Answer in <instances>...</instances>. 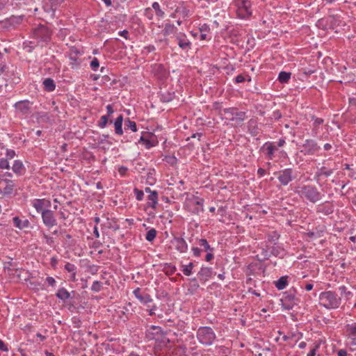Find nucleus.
I'll use <instances>...</instances> for the list:
<instances>
[{
	"label": "nucleus",
	"mask_w": 356,
	"mask_h": 356,
	"mask_svg": "<svg viewBox=\"0 0 356 356\" xmlns=\"http://www.w3.org/2000/svg\"><path fill=\"white\" fill-rule=\"evenodd\" d=\"M261 252L257 255V258L259 261H263L265 260H268L270 256V252L269 251V247L267 244V242L265 243H261V246L260 248Z\"/></svg>",
	"instance_id": "cd10ccee"
},
{
	"label": "nucleus",
	"mask_w": 356,
	"mask_h": 356,
	"mask_svg": "<svg viewBox=\"0 0 356 356\" xmlns=\"http://www.w3.org/2000/svg\"><path fill=\"white\" fill-rule=\"evenodd\" d=\"M214 274H216V273L213 271L212 268L202 266L197 275L201 281L206 282Z\"/></svg>",
	"instance_id": "5701e85b"
},
{
	"label": "nucleus",
	"mask_w": 356,
	"mask_h": 356,
	"mask_svg": "<svg viewBox=\"0 0 356 356\" xmlns=\"http://www.w3.org/2000/svg\"><path fill=\"white\" fill-rule=\"evenodd\" d=\"M122 314L125 316L127 319H129L131 315H133L134 309L132 307V304L131 302H128L126 305L122 308Z\"/></svg>",
	"instance_id": "37998d69"
},
{
	"label": "nucleus",
	"mask_w": 356,
	"mask_h": 356,
	"mask_svg": "<svg viewBox=\"0 0 356 356\" xmlns=\"http://www.w3.org/2000/svg\"><path fill=\"white\" fill-rule=\"evenodd\" d=\"M0 168L1 169H9L10 164L7 159L3 158L0 159Z\"/></svg>",
	"instance_id": "e2e57ef3"
},
{
	"label": "nucleus",
	"mask_w": 356,
	"mask_h": 356,
	"mask_svg": "<svg viewBox=\"0 0 356 356\" xmlns=\"http://www.w3.org/2000/svg\"><path fill=\"white\" fill-rule=\"evenodd\" d=\"M321 149L316 140L314 139H306L302 145L300 152L305 156H312L317 154Z\"/></svg>",
	"instance_id": "1a4fd4ad"
},
{
	"label": "nucleus",
	"mask_w": 356,
	"mask_h": 356,
	"mask_svg": "<svg viewBox=\"0 0 356 356\" xmlns=\"http://www.w3.org/2000/svg\"><path fill=\"white\" fill-rule=\"evenodd\" d=\"M109 138V135L102 134L99 136L97 139V143L99 145H102V147L104 149H108L110 146L112 145V143L108 140Z\"/></svg>",
	"instance_id": "f704fd0d"
},
{
	"label": "nucleus",
	"mask_w": 356,
	"mask_h": 356,
	"mask_svg": "<svg viewBox=\"0 0 356 356\" xmlns=\"http://www.w3.org/2000/svg\"><path fill=\"white\" fill-rule=\"evenodd\" d=\"M163 333L162 328L156 325H150L145 331V337L147 340H153L156 336L161 335Z\"/></svg>",
	"instance_id": "4be33fe9"
},
{
	"label": "nucleus",
	"mask_w": 356,
	"mask_h": 356,
	"mask_svg": "<svg viewBox=\"0 0 356 356\" xmlns=\"http://www.w3.org/2000/svg\"><path fill=\"white\" fill-rule=\"evenodd\" d=\"M90 67L91 69L93 70V71H97L99 66V60L94 57L92 60V61L90 62Z\"/></svg>",
	"instance_id": "052dcab7"
},
{
	"label": "nucleus",
	"mask_w": 356,
	"mask_h": 356,
	"mask_svg": "<svg viewBox=\"0 0 356 356\" xmlns=\"http://www.w3.org/2000/svg\"><path fill=\"white\" fill-rule=\"evenodd\" d=\"M22 16L12 15L3 22V26L6 29L15 28L16 26L19 25L22 22Z\"/></svg>",
	"instance_id": "412c9836"
},
{
	"label": "nucleus",
	"mask_w": 356,
	"mask_h": 356,
	"mask_svg": "<svg viewBox=\"0 0 356 356\" xmlns=\"http://www.w3.org/2000/svg\"><path fill=\"white\" fill-rule=\"evenodd\" d=\"M282 113L279 110H276L273 111L271 115L270 119H273L275 120H279L282 118Z\"/></svg>",
	"instance_id": "774afa93"
},
{
	"label": "nucleus",
	"mask_w": 356,
	"mask_h": 356,
	"mask_svg": "<svg viewBox=\"0 0 356 356\" xmlns=\"http://www.w3.org/2000/svg\"><path fill=\"white\" fill-rule=\"evenodd\" d=\"M156 233L157 232L154 228L150 229L146 234L145 239L149 242H152L156 238Z\"/></svg>",
	"instance_id": "603ef678"
},
{
	"label": "nucleus",
	"mask_w": 356,
	"mask_h": 356,
	"mask_svg": "<svg viewBox=\"0 0 356 356\" xmlns=\"http://www.w3.org/2000/svg\"><path fill=\"white\" fill-rule=\"evenodd\" d=\"M122 122H123V116H122V115H120L116 118V120L114 122L115 133L118 135H122L123 134Z\"/></svg>",
	"instance_id": "c9c22d12"
},
{
	"label": "nucleus",
	"mask_w": 356,
	"mask_h": 356,
	"mask_svg": "<svg viewBox=\"0 0 356 356\" xmlns=\"http://www.w3.org/2000/svg\"><path fill=\"white\" fill-rule=\"evenodd\" d=\"M12 170L18 176L24 175L26 172V168L20 160H15L14 161Z\"/></svg>",
	"instance_id": "c756f323"
},
{
	"label": "nucleus",
	"mask_w": 356,
	"mask_h": 356,
	"mask_svg": "<svg viewBox=\"0 0 356 356\" xmlns=\"http://www.w3.org/2000/svg\"><path fill=\"white\" fill-rule=\"evenodd\" d=\"M341 302V298L333 291H327L320 293L319 304L327 309L338 308Z\"/></svg>",
	"instance_id": "7ed1b4c3"
},
{
	"label": "nucleus",
	"mask_w": 356,
	"mask_h": 356,
	"mask_svg": "<svg viewBox=\"0 0 356 356\" xmlns=\"http://www.w3.org/2000/svg\"><path fill=\"white\" fill-rule=\"evenodd\" d=\"M279 238L280 235L276 232H273L272 233L268 234L266 242L273 243L274 245H275Z\"/></svg>",
	"instance_id": "3c124183"
},
{
	"label": "nucleus",
	"mask_w": 356,
	"mask_h": 356,
	"mask_svg": "<svg viewBox=\"0 0 356 356\" xmlns=\"http://www.w3.org/2000/svg\"><path fill=\"white\" fill-rule=\"evenodd\" d=\"M176 31V26L174 24L168 22L165 24L164 29L163 30V33L164 35L166 36L172 33H174Z\"/></svg>",
	"instance_id": "c03bdc74"
},
{
	"label": "nucleus",
	"mask_w": 356,
	"mask_h": 356,
	"mask_svg": "<svg viewBox=\"0 0 356 356\" xmlns=\"http://www.w3.org/2000/svg\"><path fill=\"white\" fill-rule=\"evenodd\" d=\"M270 254L271 255H274L275 257H283L285 254V251L284 248L280 245H273L271 248Z\"/></svg>",
	"instance_id": "a19ab883"
},
{
	"label": "nucleus",
	"mask_w": 356,
	"mask_h": 356,
	"mask_svg": "<svg viewBox=\"0 0 356 356\" xmlns=\"http://www.w3.org/2000/svg\"><path fill=\"white\" fill-rule=\"evenodd\" d=\"M68 285L76 291H80L87 287V281L77 272V268L68 263Z\"/></svg>",
	"instance_id": "f03ea898"
},
{
	"label": "nucleus",
	"mask_w": 356,
	"mask_h": 356,
	"mask_svg": "<svg viewBox=\"0 0 356 356\" xmlns=\"http://www.w3.org/2000/svg\"><path fill=\"white\" fill-rule=\"evenodd\" d=\"M134 194L136 195V198L137 200H138V201L143 200V196H144V193H143V191L139 190V189L136 188L134 190Z\"/></svg>",
	"instance_id": "680f3d73"
},
{
	"label": "nucleus",
	"mask_w": 356,
	"mask_h": 356,
	"mask_svg": "<svg viewBox=\"0 0 356 356\" xmlns=\"http://www.w3.org/2000/svg\"><path fill=\"white\" fill-rule=\"evenodd\" d=\"M33 207L36 209L38 212L48 210L47 209L51 207V202L47 199H34L32 201Z\"/></svg>",
	"instance_id": "6ab92c4d"
},
{
	"label": "nucleus",
	"mask_w": 356,
	"mask_h": 356,
	"mask_svg": "<svg viewBox=\"0 0 356 356\" xmlns=\"http://www.w3.org/2000/svg\"><path fill=\"white\" fill-rule=\"evenodd\" d=\"M81 63H82L81 59H75L74 58V60H70V65L71 66L72 69L78 70L79 69L81 68Z\"/></svg>",
	"instance_id": "6e6d98bb"
},
{
	"label": "nucleus",
	"mask_w": 356,
	"mask_h": 356,
	"mask_svg": "<svg viewBox=\"0 0 356 356\" xmlns=\"http://www.w3.org/2000/svg\"><path fill=\"white\" fill-rule=\"evenodd\" d=\"M333 173V170H326L325 167L321 168L316 173V176L319 177L321 176H325V177H330Z\"/></svg>",
	"instance_id": "49530a36"
},
{
	"label": "nucleus",
	"mask_w": 356,
	"mask_h": 356,
	"mask_svg": "<svg viewBox=\"0 0 356 356\" xmlns=\"http://www.w3.org/2000/svg\"><path fill=\"white\" fill-rule=\"evenodd\" d=\"M196 335L198 341L204 346L212 345L216 338L213 329L208 326L200 327Z\"/></svg>",
	"instance_id": "20e7f679"
},
{
	"label": "nucleus",
	"mask_w": 356,
	"mask_h": 356,
	"mask_svg": "<svg viewBox=\"0 0 356 356\" xmlns=\"http://www.w3.org/2000/svg\"><path fill=\"white\" fill-rule=\"evenodd\" d=\"M248 131L252 136H257L259 134L258 127V121L257 118H252L250 119L247 123Z\"/></svg>",
	"instance_id": "a878e982"
},
{
	"label": "nucleus",
	"mask_w": 356,
	"mask_h": 356,
	"mask_svg": "<svg viewBox=\"0 0 356 356\" xmlns=\"http://www.w3.org/2000/svg\"><path fill=\"white\" fill-rule=\"evenodd\" d=\"M42 218L44 224L48 227H51L56 225V219L54 218V213L50 210L42 211Z\"/></svg>",
	"instance_id": "b1692460"
},
{
	"label": "nucleus",
	"mask_w": 356,
	"mask_h": 356,
	"mask_svg": "<svg viewBox=\"0 0 356 356\" xmlns=\"http://www.w3.org/2000/svg\"><path fill=\"white\" fill-rule=\"evenodd\" d=\"M56 296L65 301L67 299V290L65 288L59 289L56 293Z\"/></svg>",
	"instance_id": "13d9d810"
},
{
	"label": "nucleus",
	"mask_w": 356,
	"mask_h": 356,
	"mask_svg": "<svg viewBox=\"0 0 356 356\" xmlns=\"http://www.w3.org/2000/svg\"><path fill=\"white\" fill-rule=\"evenodd\" d=\"M51 32L44 25H40L35 28L33 31V38L35 39L38 43H47L50 41Z\"/></svg>",
	"instance_id": "0eeeda50"
},
{
	"label": "nucleus",
	"mask_w": 356,
	"mask_h": 356,
	"mask_svg": "<svg viewBox=\"0 0 356 356\" xmlns=\"http://www.w3.org/2000/svg\"><path fill=\"white\" fill-rule=\"evenodd\" d=\"M158 192L154 191L151 192V194H149L147 196L148 202L146 204V207H150L153 209H156L158 205Z\"/></svg>",
	"instance_id": "c85d7f7f"
},
{
	"label": "nucleus",
	"mask_w": 356,
	"mask_h": 356,
	"mask_svg": "<svg viewBox=\"0 0 356 356\" xmlns=\"http://www.w3.org/2000/svg\"><path fill=\"white\" fill-rule=\"evenodd\" d=\"M152 7L154 10L156 16L160 18L164 17L165 13L161 9L160 5L158 2H154L152 5Z\"/></svg>",
	"instance_id": "09e8293b"
},
{
	"label": "nucleus",
	"mask_w": 356,
	"mask_h": 356,
	"mask_svg": "<svg viewBox=\"0 0 356 356\" xmlns=\"http://www.w3.org/2000/svg\"><path fill=\"white\" fill-rule=\"evenodd\" d=\"M222 111L227 115V118L229 120L234 121L237 124H241L246 118V113L245 111H239L235 107L224 108Z\"/></svg>",
	"instance_id": "6e6552de"
},
{
	"label": "nucleus",
	"mask_w": 356,
	"mask_h": 356,
	"mask_svg": "<svg viewBox=\"0 0 356 356\" xmlns=\"http://www.w3.org/2000/svg\"><path fill=\"white\" fill-rule=\"evenodd\" d=\"M42 3V8L45 13L44 17L54 18L56 17V8H54L53 3L51 2V0H43Z\"/></svg>",
	"instance_id": "aec40b11"
},
{
	"label": "nucleus",
	"mask_w": 356,
	"mask_h": 356,
	"mask_svg": "<svg viewBox=\"0 0 356 356\" xmlns=\"http://www.w3.org/2000/svg\"><path fill=\"white\" fill-rule=\"evenodd\" d=\"M296 193L302 199L315 204L320 201L323 195L316 186L307 184L297 187Z\"/></svg>",
	"instance_id": "f257e3e1"
},
{
	"label": "nucleus",
	"mask_w": 356,
	"mask_h": 356,
	"mask_svg": "<svg viewBox=\"0 0 356 356\" xmlns=\"http://www.w3.org/2000/svg\"><path fill=\"white\" fill-rule=\"evenodd\" d=\"M171 244L180 253H185L188 251V244L181 237H174L171 240Z\"/></svg>",
	"instance_id": "f3484780"
},
{
	"label": "nucleus",
	"mask_w": 356,
	"mask_h": 356,
	"mask_svg": "<svg viewBox=\"0 0 356 356\" xmlns=\"http://www.w3.org/2000/svg\"><path fill=\"white\" fill-rule=\"evenodd\" d=\"M130 129L134 132H136L137 131V127L136 123L134 121L130 120L129 118H128L125 121V129Z\"/></svg>",
	"instance_id": "864d4df0"
},
{
	"label": "nucleus",
	"mask_w": 356,
	"mask_h": 356,
	"mask_svg": "<svg viewBox=\"0 0 356 356\" xmlns=\"http://www.w3.org/2000/svg\"><path fill=\"white\" fill-rule=\"evenodd\" d=\"M291 76V72L282 71L279 73L277 79L281 83H286L290 80Z\"/></svg>",
	"instance_id": "79ce46f5"
},
{
	"label": "nucleus",
	"mask_w": 356,
	"mask_h": 356,
	"mask_svg": "<svg viewBox=\"0 0 356 356\" xmlns=\"http://www.w3.org/2000/svg\"><path fill=\"white\" fill-rule=\"evenodd\" d=\"M5 72V81H6V83H5V86H8V83H11V84H17L19 83L20 81V77H19V73L16 72L15 70L14 69H6V71L4 72Z\"/></svg>",
	"instance_id": "4468645a"
},
{
	"label": "nucleus",
	"mask_w": 356,
	"mask_h": 356,
	"mask_svg": "<svg viewBox=\"0 0 356 356\" xmlns=\"http://www.w3.org/2000/svg\"><path fill=\"white\" fill-rule=\"evenodd\" d=\"M194 268V264L192 262H190L188 265L182 266V272L184 275L190 276L193 273V268Z\"/></svg>",
	"instance_id": "de8ad7c7"
},
{
	"label": "nucleus",
	"mask_w": 356,
	"mask_h": 356,
	"mask_svg": "<svg viewBox=\"0 0 356 356\" xmlns=\"http://www.w3.org/2000/svg\"><path fill=\"white\" fill-rule=\"evenodd\" d=\"M288 278L289 277L282 276L277 281L275 282V286L278 290H282L286 288L288 285Z\"/></svg>",
	"instance_id": "e433bc0d"
},
{
	"label": "nucleus",
	"mask_w": 356,
	"mask_h": 356,
	"mask_svg": "<svg viewBox=\"0 0 356 356\" xmlns=\"http://www.w3.org/2000/svg\"><path fill=\"white\" fill-rule=\"evenodd\" d=\"M83 54V51L81 50V49L79 47L73 46L70 48L68 54H69V58L70 60H74L75 59H81L80 58L81 56H82Z\"/></svg>",
	"instance_id": "2f4dec72"
},
{
	"label": "nucleus",
	"mask_w": 356,
	"mask_h": 356,
	"mask_svg": "<svg viewBox=\"0 0 356 356\" xmlns=\"http://www.w3.org/2000/svg\"><path fill=\"white\" fill-rule=\"evenodd\" d=\"M260 150L263 152L268 160H273L275 156V152L273 148V142L268 141L261 147Z\"/></svg>",
	"instance_id": "bb28decb"
},
{
	"label": "nucleus",
	"mask_w": 356,
	"mask_h": 356,
	"mask_svg": "<svg viewBox=\"0 0 356 356\" xmlns=\"http://www.w3.org/2000/svg\"><path fill=\"white\" fill-rule=\"evenodd\" d=\"M139 143H143L145 145L146 148L149 149L152 147L156 146L157 144V140L154 138V136H152L150 139L146 138L145 136H142L140 138L138 141Z\"/></svg>",
	"instance_id": "72a5a7b5"
},
{
	"label": "nucleus",
	"mask_w": 356,
	"mask_h": 356,
	"mask_svg": "<svg viewBox=\"0 0 356 356\" xmlns=\"http://www.w3.org/2000/svg\"><path fill=\"white\" fill-rule=\"evenodd\" d=\"M108 121V115H103L100 118V121L99 122V127L101 128H104Z\"/></svg>",
	"instance_id": "0e129e2a"
},
{
	"label": "nucleus",
	"mask_w": 356,
	"mask_h": 356,
	"mask_svg": "<svg viewBox=\"0 0 356 356\" xmlns=\"http://www.w3.org/2000/svg\"><path fill=\"white\" fill-rule=\"evenodd\" d=\"M33 102L29 100H22L14 104L17 114L22 118H26L31 113Z\"/></svg>",
	"instance_id": "9d476101"
},
{
	"label": "nucleus",
	"mask_w": 356,
	"mask_h": 356,
	"mask_svg": "<svg viewBox=\"0 0 356 356\" xmlns=\"http://www.w3.org/2000/svg\"><path fill=\"white\" fill-rule=\"evenodd\" d=\"M345 334L351 344L356 345V322L346 325Z\"/></svg>",
	"instance_id": "2eb2a0df"
},
{
	"label": "nucleus",
	"mask_w": 356,
	"mask_h": 356,
	"mask_svg": "<svg viewBox=\"0 0 356 356\" xmlns=\"http://www.w3.org/2000/svg\"><path fill=\"white\" fill-rule=\"evenodd\" d=\"M296 178L292 168H285L279 172L277 179L282 186H287Z\"/></svg>",
	"instance_id": "9b49d317"
},
{
	"label": "nucleus",
	"mask_w": 356,
	"mask_h": 356,
	"mask_svg": "<svg viewBox=\"0 0 356 356\" xmlns=\"http://www.w3.org/2000/svg\"><path fill=\"white\" fill-rule=\"evenodd\" d=\"M295 289L289 290V291L285 292L283 298L282 299V301L285 302L293 303L296 305L298 299L295 296Z\"/></svg>",
	"instance_id": "473e14b6"
},
{
	"label": "nucleus",
	"mask_w": 356,
	"mask_h": 356,
	"mask_svg": "<svg viewBox=\"0 0 356 356\" xmlns=\"http://www.w3.org/2000/svg\"><path fill=\"white\" fill-rule=\"evenodd\" d=\"M44 89L47 92H52L55 90L56 85L54 81L51 78H47L43 81Z\"/></svg>",
	"instance_id": "58836bf2"
},
{
	"label": "nucleus",
	"mask_w": 356,
	"mask_h": 356,
	"mask_svg": "<svg viewBox=\"0 0 356 356\" xmlns=\"http://www.w3.org/2000/svg\"><path fill=\"white\" fill-rule=\"evenodd\" d=\"M312 120L314 121V123H313V125L314 127L318 129V127L322 124L324 122L323 119L322 118H316V116L314 115H312Z\"/></svg>",
	"instance_id": "bf43d9fd"
},
{
	"label": "nucleus",
	"mask_w": 356,
	"mask_h": 356,
	"mask_svg": "<svg viewBox=\"0 0 356 356\" xmlns=\"http://www.w3.org/2000/svg\"><path fill=\"white\" fill-rule=\"evenodd\" d=\"M7 65L5 60V55L0 51V75L7 69Z\"/></svg>",
	"instance_id": "8fccbe9b"
},
{
	"label": "nucleus",
	"mask_w": 356,
	"mask_h": 356,
	"mask_svg": "<svg viewBox=\"0 0 356 356\" xmlns=\"http://www.w3.org/2000/svg\"><path fill=\"white\" fill-rule=\"evenodd\" d=\"M175 97V94L174 92H161L159 95V99H160L161 102H162L163 103H168V102L172 101L174 99Z\"/></svg>",
	"instance_id": "4c0bfd02"
},
{
	"label": "nucleus",
	"mask_w": 356,
	"mask_h": 356,
	"mask_svg": "<svg viewBox=\"0 0 356 356\" xmlns=\"http://www.w3.org/2000/svg\"><path fill=\"white\" fill-rule=\"evenodd\" d=\"M15 152L13 150V149H6V156L8 160V159H12L15 157Z\"/></svg>",
	"instance_id": "338daca9"
},
{
	"label": "nucleus",
	"mask_w": 356,
	"mask_h": 356,
	"mask_svg": "<svg viewBox=\"0 0 356 356\" xmlns=\"http://www.w3.org/2000/svg\"><path fill=\"white\" fill-rule=\"evenodd\" d=\"M72 322L74 326V327H80L81 325V321L79 317L78 316H73L72 318Z\"/></svg>",
	"instance_id": "69168bd1"
},
{
	"label": "nucleus",
	"mask_w": 356,
	"mask_h": 356,
	"mask_svg": "<svg viewBox=\"0 0 356 356\" xmlns=\"http://www.w3.org/2000/svg\"><path fill=\"white\" fill-rule=\"evenodd\" d=\"M103 289V283L99 281H95L93 282L92 286H91V291L95 293L99 292Z\"/></svg>",
	"instance_id": "5fc2aeb1"
},
{
	"label": "nucleus",
	"mask_w": 356,
	"mask_h": 356,
	"mask_svg": "<svg viewBox=\"0 0 356 356\" xmlns=\"http://www.w3.org/2000/svg\"><path fill=\"white\" fill-rule=\"evenodd\" d=\"M83 298L79 294L77 291L73 290L68 292V310L73 312L76 310L79 312L80 309H84Z\"/></svg>",
	"instance_id": "423d86ee"
},
{
	"label": "nucleus",
	"mask_w": 356,
	"mask_h": 356,
	"mask_svg": "<svg viewBox=\"0 0 356 356\" xmlns=\"http://www.w3.org/2000/svg\"><path fill=\"white\" fill-rule=\"evenodd\" d=\"M316 213H322L324 216H329L332 214L334 211V205L333 202L325 201L319 204L316 207Z\"/></svg>",
	"instance_id": "ddd939ff"
},
{
	"label": "nucleus",
	"mask_w": 356,
	"mask_h": 356,
	"mask_svg": "<svg viewBox=\"0 0 356 356\" xmlns=\"http://www.w3.org/2000/svg\"><path fill=\"white\" fill-rule=\"evenodd\" d=\"M189 202L193 206L192 212L194 214L199 215L200 213L204 211V200L202 198L197 196H193V197L189 199Z\"/></svg>",
	"instance_id": "a211bd4d"
},
{
	"label": "nucleus",
	"mask_w": 356,
	"mask_h": 356,
	"mask_svg": "<svg viewBox=\"0 0 356 356\" xmlns=\"http://www.w3.org/2000/svg\"><path fill=\"white\" fill-rule=\"evenodd\" d=\"M13 223L15 227L19 229L28 228L30 225V222L29 220H22L18 216H15L13 218Z\"/></svg>",
	"instance_id": "7c9ffc66"
},
{
	"label": "nucleus",
	"mask_w": 356,
	"mask_h": 356,
	"mask_svg": "<svg viewBox=\"0 0 356 356\" xmlns=\"http://www.w3.org/2000/svg\"><path fill=\"white\" fill-rule=\"evenodd\" d=\"M237 15L241 19H247L252 15V3L250 0H234Z\"/></svg>",
	"instance_id": "39448f33"
},
{
	"label": "nucleus",
	"mask_w": 356,
	"mask_h": 356,
	"mask_svg": "<svg viewBox=\"0 0 356 356\" xmlns=\"http://www.w3.org/2000/svg\"><path fill=\"white\" fill-rule=\"evenodd\" d=\"M15 184L13 180L0 178V195H9L13 193Z\"/></svg>",
	"instance_id": "f8f14e48"
},
{
	"label": "nucleus",
	"mask_w": 356,
	"mask_h": 356,
	"mask_svg": "<svg viewBox=\"0 0 356 356\" xmlns=\"http://www.w3.org/2000/svg\"><path fill=\"white\" fill-rule=\"evenodd\" d=\"M176 40L177 41V44L182 50L185 51H188L191 49V42L187 38L186 35L184 33H179L176 35Z\"/></svg>",
	"instance_id": "dca6fc26"
},
{
	"label": "nucleus",
	"mask_w": 356,
	"mask_h": 356,
	"mask_svg": "<svg viewBox=\"0 0 356 356\" xmlns=\"http://www.w3.org/2000/svg\"><path fill=\"white\" fill-rule=\"evenodd\" d=\"M176 270V266L171 264H166L165 266V270L167 275H173Z\"/></svg>",
	"instance_id": "4d7b16f0"
},
{
	"label": "nucleus",
	"mask_w": 356,
	"mask_h": 356,
	"mask_svg": "<svg viewBox=\"0 0 356 356\" xmlns=\"http://www.w3.org/2000/svg\"><path fill=\"white\" fill-rule=\"evenodd\" d=\"M133 294L134 295L135 298H137L143 305H147L148 303H150L153 301L150 295L148 293L142 294L139 287L134 289Z\"/></svg>",
	"instance_id": "393cba45"
},
{
	"label": "nucleus",
	"mask_w": 356,
	"mask_h": 356,
	"mask_svg": "<svg viewBox=\"0 0 356 356\" xmlns=\"http://www.w3.org/2000/svg\"><path fill=\"white\" fill-rule=\"evenodd\" d=\"M189 12V9L184 6H178L175 9V13L179 14L183 18L188 17Z\"/></svg>",
	"instance_id": "a18cd8bd"
},
{
	"label": "nucleus",
	"mask_w": 356,
	"mask_h": 356,
	"mask_svg": "<svg viewBox=\"0 0 356 356\" xmlns=\"http://www.w3.org/2000/svg\"><path fill=\"white\" fill-rule=\"evenodd\" d=\"M197 244L202 248V250L207 252H213L214 248L211 247L209 244L208 241L205 238H200L197 239Z\"/></svg>",
	"instance_id": "ea45409f"
}]
</instances>
